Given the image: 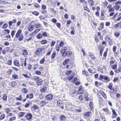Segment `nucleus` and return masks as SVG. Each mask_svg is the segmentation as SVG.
Instances as JSON below:
<instances>
[{"mask_svg":"<svg viewBox=\"0 0 121 121\" xmlns=\"http://www.w3.org/2000/svg\"><path fill=\"white\" fill-rule=\"evenodd\" d=\"M100 80H106V77L105 76L104 77V76L100 75V77L99 78Z\"/></svg>","mask_w":121,"mask_h":121,"instance_id":"nucleus-22","label":"nucleus"},{"mask_svg":"<svg viewBox=\"0 0 121 121\" xmlns=\"http://www.w3.org/2000/svg\"><path fill=\"white\" fill-rule=\"evenodd\" d=\"M42 37V35L41 34L39 33L36 36L37 39H40Z\"/></svg>","mask_w":121,"mask_h":121,"instance_id":"nucleus-29","label":"nucleus"},{"mask_svg":"<svg viewBox=\"0 0 121 121\" xmlns=\"http://www.w3.org/2000/svg\"><path fill=\"white\" fill-rule=\"evenodd\" d=\"M33 79L34 80L38 81L39 79V78L38 76H35L34 78Z\"/></svg>","mask_w":121,"mask_h":121,"instance_id":"nucleus-59","label":"nucleus"},{"mask_svg":"<svg viewBox=\"0 0 121 121\" xmlns=\"http://www.w3.org/2000/svg\"><path fill=\"white\" fill-rule=\"evenodd\" d=\"M22 93H23L26 94L28 91L27 89L25 88H23L22 89Z\"/></svg>","mask_w":121,"mask_h":121,"instance_id":"nucleus-32","label":"nucleus"},{"mask_svg":"<svg viewBox=\"0 0 121 121\" xmlns=\"http://www.w3.org/2000/svg\"><path fill=\"white\" fill-rule=\"evenodd\" d=\"M12 78L13 79H16L18 78V75L16 74H13L12 75Z\"/></svg>","mask_w":121,"mask_h":121,"instance_id":"nucleus-18","label":"nucleus"},{"mask_svg":"<svg viewBox=\"0 0 121 121\" xmlns=\"http://www.w3.org/2000/svg\"><path fill=\"white\" fill-rule=\"evenodd\" d=\"M49 9L51 12L56 14V11L55 10L53 9L50 8Z\"/></svg>","mask_w":121,"mask_h":121,"instance_id":"nucleus-52","label":"nucleus"},{"mask_svg":"<svg viewBox=\"0 0 121 121\" xmlns=\"http://www.w3.org/2000/svg\"><path fill=\"white\" fill-rule=\"evenodd\" d=\"M55 43L56 42L55 41H52L50 44V46L51 47L53 46Z\"/></svg>","mask_w":121,"mask_h":121,"instance_id":"nucleus-60","label":"nucleus"},{"mask_svg":"<svg viewBox=\"0 0 121 121\" xmlns=\"http://www.w3.org/2000/svg\"><path fill=\"white\" fill-rule=\"evenodd\" d=\"M26 58H25L24 59H21V65L22 66H26Z\"/></svg>","mask_w":121,"mask_h":121,"instance_id":"nucleus-5","label":"nucleus"},{"mask_svg":"<svg viewBox=\"0 0 121 121\" xmlns=\"http://www.w3.org/2000/svg\"><path fill=\"white\" fill-rule=\"evenodd\" d=\"M5 117V115L4 114H2L0 116V120H2Z\"/></svg>","mask_w":121,"mask_h":121,"instance_id":"nucleus-50","label":"nucleus"},{"mask_svg":"<svg viewBox=\"0 0 121 121\" xmlns=\"http://www.w3.org/2000/svg\"><path fill=\"white\" fill-rule=\"evenodd\" d=\"M25 117L28 120L30 121L32 119V116L31 113H28L25 116Z\"/></svg>","mask_w":121,"mask_h":121,"instance_id":"nucleus-4","label":"nucleus"},{"mask_svg":"<svg viewBox=\"0 0 121 121\" xmlns=\"http://www.w3.org/2000/svg\"><path fill=\"white\" fill-rule=\"evenodd\" d=\"M60 118L61 120L63 121L65 120V118L64 116L62 115L60 117Z\"/></svg>","mask_w":121,"mask_h":121,"instance_id":"nucleus-54","label":"nucleus"},{"mask_svg":"<svg viewBox=\"0 0 121 121\" xmlns=\"http://www.w3.org/2000/svg\"><path fill=\"white\" fill-rule=\"evenodd\" d=\"M65 105L66 108L67 110L70 111H73V109L72 108L73 106L71 103H66Z\"/></svg>","mask_w":121,"mask_h":121,"instance_id":"nucleus-1","label":"nucleus"},{"mask_svg":"<svg viewBox=\"0 0 121 121\" xmlns=\"http://www.w3.org/2000/svg\"><path fill=\"white\" fill-rule=\"evenodd\" d=\"M13 64L15 65L16 66H18L20 65L19 61L17 60H14Z\"/></svg>","mask_w":121,"mask_h":121,"instance_id":"nucleus-14","label":"nucleus"},{"mask_svg":"<svg viewBox=\"0 0 121 121\" xmlns=\"http://www.w3.org/2000/svg\"><path fill=\"white\" fill-rule=\"evenodd\" d=\"M45 98L47 100H51L53 98V96L51 94H49L46 96Z\"/></svg>","mask_w":121,"mask_h":121,"instance_id":"nucleus-6","label":"nucleus"},{"mask_svg":"<svg viewBox=\"0 0 121 121\" xmlns=\"http://www.w3.org/2000/svg\"><path fill=\"white\" fill-rule=\"evenodd\" d=\"M18 40L20 41H22L23 38V34H21L18 37Z\"/></svg>","mask_w":121,"mask_h":121,"instance_id":"nucleus-24","label":"nucleus"},{"mask_svg":"<svg viewBox=\"0 0 121 121\" xmlns=\"http://www.w3.org/2000/svg\"><path fill=\"white\" fill-rule=\"evenodd\" d=\"M40 25L38 23L36 24L33 26V27L35 28H39L40 27Z\"/></svg>","mask_w":121,"mask_h":121,"instance_id":"nucleus-37","label":"nucleus"},{"mask_svg":"<svg viewBox=\"0 0 121 121\" xmlns=\"http://www.w3.org/2000/svg\"><path fill=\"white\" fill-rule=\"evenodd\" d=\"M21 95L20 96H19L18 97H17L16 98V99L17 100H22V99L21 98Z\"/></svg>","mask_w":121,"mask_h":121,"instance_id":"nucleus-57","label":"nucleus"},{"mask_svg":"<svg viewBox=\"0 0 121 121\" xmlns=\"http://www.w3.org/2000/svg\"><path fill=\"white\" fill-rule=\"evenodd\" d=\"M32 13L36 16H38L39 15V13L37 11H34Z\"/></svg>","mask_w":121,"mask_h":121,"instance_id":"nucleus-48","label":"nucleus"},{"mask_svg":"<svg viewBox=\"0 0 121 121\" xmlns=\"http://www.w3.org/2000/svg\"><path fill=\"white\" fill-rule=\"evenodd\" d=\"M8 26V25L7 23H5L3 24L2 26L3 29L6 28Z\"/></svg>","mask_w":121,"mask_h":121,"instance_id":"nucleus-55","label":"nucleus"},{"mask_svg":"<svg viewBox=\"0 0 121 121\" xmlns=\"http://www.w3.org/2000/svg\"><path fill=\"white\" fill-rule=\"evenodd\" d=\"M82 109L81 108H79V109H75L74 111L78 113L81 112Z\"/></svg>","mask_w":121,"mask_h":121,"instance_id":"nucleus-39","label":"nucleus"},{"mask_svg":"<svg viewBox=\"0 0 121 121\" xmlns=\"http://www.w3.org/2000/svg\"><path fill=\"white\" fill-rule=\"evenodd\" d=\"M47 41L44 39L40 41V43L42 44H44L47 43Z\"/></svg>","mask_w":121,"mask_h":121,"instance_id":"nucleus-35","label":"nucleus"},{"mask_svg":"<svg viewBox=\"0 0 121 121\" xmlns=\"http://www.w3.org/2000/svg\"><path fill=\"white\" fill-rule=\"evenodd\" d=\"M112 109L113 113L112 117L113 118H115L117 117V114L114 109L112 108Z\"/></svg>","mask_w":121,"mask_h":121,"instance_id":"nucleus-11","label":"nucleus"},{"mask_svg":"<svg viewBox=\"0 0 121 121\" xmlns=\"http://www.w3.org/2000/svg\"><path fill=\"white\" fill-rule=\"evenodd\" d=\"M77 79V78L75 77L74 78H73L71 80V82H74L76 81Z\"/></svg>","mask_w":121,"mask_h":121,"instance_id":"nucleus-53","label":"nucleus"},{"mask_svg":"<svg viewBox=\"0 0 121 121\" xmlns=\"http://www.w3.org/2000/svg\"><path fill=\"white\" fill-rule=\"evenodd\" d=\"M10 111L9 109L8 108H7L5 109V111L7 113H8Z\"/></svg>","mask_w":121,"mask_h":121,"instance_id":"nucleus-46","label":"nucleus"},{"mask_svg":"<svg viewBox=\"0 0 121 121\" xmlns=\"http://www.w3.org/2000/svg\"><path fill=\"white\" fill-rule=\"evenodd\" d=\"M70 29L71 31L70 32L71 34L72 35H73L74 34L75 30L73 27L71 26L70 27Z\"/></svg>","mask_w":121,"mask_h":121,"instance_id":"nucleus-25","label":"nucleus"},{"mask_svg":"<svg viewBox=\"0 0 121 121\" xmlns=\"http://www.w3.org/2000/svg\"><path fill=\"white\" fill-rule=\"evenodd\" d=\"M115 6V9L116 10H118L119 8H120V6L119 5H116V4Z\"/></svg>","mask_w":121,"mask_h":121,"instance_id":"nucleus-51","label":"nucleus"},{"mask_svg":"<svg viewBox=\"0 0 121 121\" xmlns=\"http://www.w3.org/2000/svg\"><path fill=\"white\" fill-rule=\"evenodd\" d=\"M104 27V24L103 23H101L100 26L98 28V29L100 30H101Z\"/></svg>","mask_w":121,"mask_h":121,"instance_id":"nucleus-34","label":"nucleus"},{"mask_svg":"<svg viewBox=\"0 0 121 121\" xmlns=\"http://www.w3.org/2000/svg\"><path fill=\"white\" fill-rule=\"evenodd\" d=\"M32 104L31 103L29 102L26 104L24 105L25 107L27 108L29 107V106Z\"/></svg>","mask_w":121,"mask_h":121,"instance_id":"nucleus-36","label":"nucleus"},{"mask_svg":"<svg viewBox=\"0 0 121 121\" xmlns=\"http://www.w3.org/2000/svg\"><path fill=\"white\" fill-rule=\"evenodd\" d=\"M88 2L89 5L90 6H92L94 4V3L93 0H89Z\"/></svg>","mask_w":121,"mask_h":121,"instance_id":"nucleus-23","label":"nucleus"},{"mask_svg":"<svg viewBox=\"0 0 121 121\" xmlns=\"http://www.w3.org/2000/svg\"><path fill=\"white\" fill-rule=\"evenodd\" d=\"M25 115V113L23 112H21L19 113V115L20 117H22Z\"/></svg>","mask_w":121,"mask_h":121,"instance_id":"nucleus-61","label":"nucleus"},{"mask_svg":"<svg viewBox=\"0 0 121 121\" xmlns=\"http://www.w3.org/2000/svg\"><path fill=\"white\" fill-rule=\"evenodd\" d=\"M33 26L32 25L30 24L28 27V30L30 31H32L33 30Z\"/></svg>","mask_w":121,"mask_h":121,"instance_id":"nucleus-17","label":"nucleus"},{"mask_svg":"<svg viewBox=\"0 0 121 121\" xmlns=\"http://www.w3.org/2000/svg\"><path fill=\"white\" fill-rule=\"evenodd\" d=\"M12 71V70L11 69H9L8 70L7 73L9 74H10L11 73Z\"/></svg>","mask_w":121,"mask_h":121,"instance_id":"nucleus-64","label":"nucleus"},{"mask_svg":"<svg viewBox=\"0 0 121 121\" xmlns=\"http://www.w3.org/2000/svg\"><path fill=\"white\" fill-rule=\"evenodd\" d=\"M104 13L105 12L104 11H102L101 13V17L100 18L101 20H103L104 19L105 17V16L104 15Z\"/></svg>","mask_w":121,"mask_h":121,"instance_id":"nucleus-15","label":"nucleus"},{"mask_svg":"<svg viewBox=\"0 0 121 121\" xmlns=\"http://www.w3.org/2000/svg\"><path fill=\"white\" fill-rule=\"evenodd\" d=\"M115 62V60L114 58L112 57L110 59V65L112 66V64H113Z\"/></svg>","mask_w":121,"mask_h":121,"instance_id":"nucleus-12","label":"nucleus"},{"mask_svg":"<svg viewBox=\"0 0 121 121\" xmlns=\"http://www.w3.org/2000/svg\"><path fill=\"white\" fill-rule=\"evenodd\" d=\"M83 88L82 87H80L77 91V93L79 94H82L83 92Z\"/></svg>","mask_w":121,"mask_h":121,"instance_id":"nucleus-7","label":"nucleus"},{"mask_svg":"<svg viewBox=\"0 0 121 121\" xmlns=\"http://www.w3.org/2000/svg\"><path fill=\"white\" fill-rule=\"evenodd\" d=\"M38 108V106L37 105H34L31 107V110L34 111H35Z\"/></svg>","mask_w":121,"mask_h":121,"instance_id":"nucleus-13","label":"nucleus"},{"mask_svg":"<svg viewBox=\"0 0 121 121\" xmlns=\"http://www.w3.org/2000/svg\"><path fill=\"white\" fill-rule=\"evenodd\" d=\"M46 88L43 87L40 90V91L42 93L44 92L46 90Z\"/></svg>","mask_w":121,"mask_h":121,"instance_id":"nucleus-42","label":"nucleus"},{"mask_svg":"<svg viewBox=\"0 0 121 121\" xmlns=\"http://www.w3.org/2000/svg\"><path fill=\"white\" fill-rule=\"evenodd\" d=\"M33 95L32 93H30L29 94H27L26 95V98H29V99H32L33 97Z\"/></svg>","mask_w":121,"mask_h":121,"instance_id":"nucleus-16","label":"nucleus"},{"mask_svg":"<svg viewBox=\"0 0 121 121\" xmlns=\"http://www.w3.org/2000/svg\"><path fill=\"white\" fill-rule=\"evenodd\" d=\"M47 103L44 100L41 101L40 103V105L41 106H43L45 104Z\"/></svg>","mask_w":121,"mask_h":121,"instance_id":"nucleus-31","label":"nucleus"},{"mask_svg":"<svg viewBox=\"0 0 121 121\" xmlns=\"http://www.w3.org/2000/svg\"><path fill=\"white\" fill-rule=\"evenodd\" d=\"M69 62V59H66L63 62V65H65L67 64Z\"/></svg>","mask_w":121,"mask_h":121,"instance_id":"nucleus-27","label":"nucleus"},{"mask_svg":"<svg viewBox=\"0 0 121 121\" xmlns=\"http://www.w3.org/2000/svg\"><path fill=\"white\" fill-rule=\"evenodd\" d=\"M42 35L43 36L47 37L48 35V34L47 32L44 31L42 32Z\"/></svg>","mask_w":121,"mask_h":121,"instance_id":"nucleus-26","label":"nucleus"},{"mask_svg":"<svg viewBox=\"0 0 121 121\" xmlns=\"http://www.w3.org/2000/svg\"><path fill=\"white\" fill-rule=\"evenodd\" d=\"M59 44L58 45V46H59L60 47H62L64 45V42L62 41H60L59 43Z\"/></svg>","mask_w":121,"mask_h":121,"instance_id":"nucleus-33","label":"nucleus"},{"mask_svg":"<svg viewBox=\"0 0 121 121\" xmlns=\"http://www.w3.org/2000/svg\"><path fill=\"white\" fill-rule=\"evenodd\" d=\"M42 51V49L41 48H39L37 49V50L36 51V53H40Z\"/></svg>","mask_w":121,"mask_h":121,"instance_id":"nucleus-45","label":"nucleus"},{"mask_svg":"<svg viewBox=\"0 0 121 121\" xmlns=\"http://www.w3.org/2000/svg\"><path fill=\"white\" fill-rule=\"evenodd\" d=\"M67 48L66 47H62L60 50V52L62 53H66V52Z\"/></svg>","mask_w":121,"mask_h":121,"instance_id":"nucleus-9","label":"nucleus"},{"mask_svg":"<svg viewBox=\"0 0 121 121\" xmlns=\"http://www.w3.org/2000/svg\"><path fill=\"white\" fill-rule=\"evenodd\" d=\"M90 107L92 110L93 107V104L92 102L91 101L89 103Z\"/></svg>","mask_w":121,"mask_h":121,"instance_id":"nucleus-44","label":"nucleus"},{"mask_svg":"<svg viewBox=\"0 0 121 121\" xmlns=\"http://www.w3.org/2000/svg\"><path fill=\"white\" fill-rule=\"evenodd\" d=\"M43 82V81L42 80L40 79L38 80L37 82V83L38 85H41Z\"/></svg>","mask_w":121,"mask_h":121,"instance_id":"nucleus-19","label":"nucleus"},{"mask_svg":"<svg viewBox=\"0 0 121 121\" xmlns=\"http://www.w3.org/2000/svg\"><path fill=\"white\" fill-rule=\"evenodd\" d=\"M109 85L108 86V87L111 90L112 86V83H109Z\"/></svg>","mask_w":121,"mask_h":121,"instance_id":"nucleus-47","label":"nucleus"},{"mask_svg":"<svg viewBox=\"0 0 121 121\" xmlns=\"http://www.w3.org/2000/svg\"><path fill=\"white\" fill-rule=\"evenodd\" d=\"M7 96L6 94H4L3 95L2 99L3 100H6L7 99Z\"/></svg>","mask_w":121,"mask_h":121,"instance_id":"nucleus-38","label":"nucleus"},{"mask_svg":"<svg viewBox=\"0 0 121 121\" xmlns=\"http://www.w3.org/2000/svg\"><path fill=\"white\" fill-rule=\"evenodd\" d=\"M120 34V33L117 31H115L114 33V35L116 37L119 36Z\"/></svg>","mask_w":121,"mask_h":121,"instance_id":"nucleus-30","label":"nucleus"},{"mask_svg":"<svg viewBox=\"0 0 121 121\" xmlns=\"http://www.w3.org/2000/svg\"><path fill=\"white\" fill-rule=\"evenodd\" d=\"M4 31L5 32V33L6 34H9L10 32V30L7 29L4 30Z\"/></svg>","mask_w":121,"mask_h":121,"instance_id":"nucleus-62","label":"nucleus"},{"mask_svg":"<svg viewBox=\"0 0 121 121\" xmlns=\"http://www.w3.org/2000/svg\"><path fill=\"white\" fill-rule=\"evenodd\" d=\"M15 32V31H14V30H12L11 31V34L12 35V38L13 37L14 35V34Z\"/></svg>","mask_w":121,"mask_h":121,"instance_id":"nucleus-63","label":"nucleus"},{"mask_svg":"<svg viewBox=\"0 0 121 121\" xmlns=\"http://www.w3.org/2000/svg\"><path fill=\"white\" fill-rule=\"evenodd\" d=\"M16 119V117L15 116H13L9 118V121H12Z\"/></svg>","mask_w":121,"mask_h":121,"instance_id":"nucleus-40","label":"nucleus"},{"mask_svg":"<svg viewBox=\"0 0 121 121\" xmlns=\"http://www.w3.org/2000/svg\"><path fill=\"white\" fill-rule=\"evenodd\" d=\"M10 84V85L13 87H14L17 84V82H16L14 81H13L11 82Z\"/></svg>","mask_w":121,"mask_h":121,"instance_id":"nucleus-20","label":"nucleus"},{"mask_svg":"<svg viewBox=\"0 0 121 121\" xmlns=\"http://www.w3.org/2000/svg\"><path fill=\"white\" fill-rule=\"evenodd\" d=\"M57 103V105L59 106L62 109H63L64 108V106H63V104L61 103V101L59 100H55Z\"/></svg>","mask_w":121,"mask_h":121,"instance_id":"nucleus-3","label":"nucleus"},{"mask_svg":"<svg viewBox=\"0 0 121 121\" xmlns=\"http://www.w3.org/2000/svg\"><path fill=\"white\" fill-rule=\"evenodd\" d=\"M22 32V30L21 29L18 30L15 35V37L17 38H18L19 36L21 34V33Z\"/></svg>","mask_w":121,"mask_h":121,"instance_id":"nucleus-10","label":"nucleus"},{"mask_svg":"<svg viewBox=\"0 0 121 121\" xmlns=\"http://www.w3.org/2000/svg\"><path fill=\"white\" fill-rule=\"evenodd\" d=\"M34 7L36 8H39L40 7V6L37 3H34Z\"/></svg>","mask_w":121,"mask_h":121,"instance_id":"nucleus-43","label":"nucleus"},{"mask_svg":"<svg viewBox=\"0 0 121 121\" xmlns=\"http://www.w3.org/2000/svg\"><path fill=\"white\" fill-rule=\"evenodd\" d=\"M92 115V112L90 111L86 112L83 116L84 118H90Z\"/></svg>","mask_w":121,"mask_h":121,"instance_id":"nucleus-2","label":"nucleus"},{"mask_svg":"<svg viewBox=\"0 0 121 121\" xmlns=\"http://www.w3.org/2000/svg\"><path fill=\"white\" fill-rule=\"evenodd\" d=\"M106 39L107 40V42L110 45H111L112 44V41L109 37H106Z\"/></svg>","mask_w":121,"mask_h":121,"instance_id":"nucleus-8","label":"nucleus"},{"mask_svg":"<svg viewBox=\"0 0 121 121\" xmlns=\"http://www.w3.org/2000/svg\"><path fill=\"white\" fill-rule=\"evenodd\" d=\"M117 66V64L115 62L114 65L112 66V68L113 69H115L116 68Z\"/></svg>","mask_w":121,"mask_h":121,"instance_id":"nucleus-58","label":"nucleus"},{"mask_svg":"<svg viewBox=\"0 0 121 121\" xmlns=\"http://www.w3.org/2000/svg\"><path fill=\"white\" fill-rule=\"evenodd\" d=\"M72 71L71 70H67L66 73V74L67 75H68L69 74L71 73L72 72Z\"/></svg>","mask_w":121,"mask_h":121,"instance_id":"nucleus-56","label":"nucleus"},{"mask_svg":"<svg viewBox=\"0 0 121 121\" xmlns=\"http://www.w3.org/2000/svg\"><path fill=\"white\" fill-rule=\"evenodd\" d=\"M35 73L36 74L39 75L41 74V73L39 71L36 70L35 71Z\"/></svg>","mask_w":121,"mask_h":121,"instance_id":"nucleus-49","label":"nucleus"},{"mask_svg":"<svg viewBox=\"0 0 121 121\" xmlns=\"http://www.w3.org/2000/svg\"><path fill=\"white\" fill-rule=\"evenodd\" d=\"M100 93L104 98L105 99L106 98V95L104 93L103 91H101L100 92Z\"/></svg>","mask_w":121,"mask_h":121,"instance_id":"nucleus-41","label":"nucleus"},{"mask_svg":"<svg viewBox=\"0 0 121 121\" xmlns=\"http://www.w3.org/2000/svg\"><path fill=\"white\" fill-rule=\"evenodd\" d=\"M85 99L86 100V101H90L91 99V97H89L88 95H86L85 97Z\"/></svg>","mask_w":121,"mask_h":121,"instance_id":"nucleus-21","label":"nucleus"},{"mask_svg":"<svg viewBox=\"0 0 121 121\" xmlns=\"http://www.w3.org/2000/svg\"><path fill=\"white\" fill-rule=\"evenodd\" d=\"M12 62V59L10 58H9L8 60L7 61L6 64L8 65H11Z\"/></svg>","mask_w":121,"mask_h":121,"instance_id":"nucleus-28","label":"nucleus"}]
</instances>
